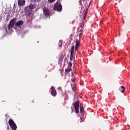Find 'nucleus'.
<instances>
[{
  "label": "nucleus",
  "instance_id": "nucleus-5",
  "mask_svg": "<svg viewBox=\"0 0 130 130\" xmlns=\"http://www.w3.org/2000/svg\"><path fill=\"white\" fill-rule=\"evenodd\" d=\"M15 23H16V18H15L12 19L9 21V23L8 25V30H11V29H12V28L14 27V26H15Z\"/></svg>",
  "mask_w": 130,
  "mask_h": 130
},
{
  "label": "nucleus",
  "instance_id": "nucleus-15",
  "mask_svg": "<svg viewBox=\"0 0 130 130\" xmlns=\"http://www.w3.org/2000/svg\"><path fill=\"white\" fill-rule=\"evenodd\" d=\"M71 81L73 83L71 84V86H72V87H73V86H75V78H72Z\"/></svg>",
  "mask_w": 130,
  "mask_h": 130
},
{
  "label": "nucleus",
  "instance_id": "nucleus-2",
  "mask_svg": "<svg viewBox=\"0 0 130 130\" xmlns=\"http://www.w3.org/2000/svg\"><path fill=\"white\" fill-rule=\"evenodd\" d=\"M34 9V5H30L29 6H27L25 8V14L27 16H30L32 14V10Z\"/></svg>",
  "mask_w": 130,
  "mask_h": 130
},
{
  "label": "nucleus",
  "instance_id": "nucleus-14",
  "mask_svg": "<svg viewBox=\"0 0 130 130\" xmlns=\"http://www.w3.org/2000/svg\"><path fill=\"white\" fill-rule=\"evenodd\" d=\"M121 88L122 89V90L121 91V93H124V92H125V87H124L123 86H122Z\"/></svg>",
  "mask_w": 130,
  "mask_h": 130
},
{
  "label": "nucleus",
  "instance_id": "nucleus-18",
  "mask_svg": "<svg viewBox=\"0 0 130 130\" xmlns=\"http://www.w3.org/2000/svg\"><path fill=\"white\" fill-rule=\"evenodd\" d=\"M74 50H75V46H72V48H71V53H74Z\"/></svg>",
  "mask_w": 130,
  "mask_h": 130
},
{
  "label": "nucleus",
  "instance_id": "nucleus-17",
  "mask_svg": "<svg viewBox=\"0 0 130 130\" xmlns=\"http://www.w3.org/2000/svg\"><path fill=\"white\" fill-rule=\"evenodd\" d=\"M62 46V40H60L59 42V47H61Z\"/></svg>",
  "mask_w": 130,
  "mask_h": 130
},
{
  "label": "nucleus",
  "instance_id": "nucleus-8",
  "mask_svg": "<svg viewBox=\"0 0 130 130\" xmlns=\"http://www.w3.org/2000/svg\"><path fill=\"white\" fill-rule=\"evenodd\" d=\"M25 3H26V1H25V0L18 1V5L19 7H22V6H24V5H25Z\"/></svg>",
  "mask_w": 130,
  "mask_h": 130
},
{
  "label": "nucleus",
  "instance_id": "nucleus-20",
  "mask_svg": "<svg viewBox=\"0 0 130 130\" xmlns=\"http://www.w3.org/2000/svg\"><path fill=\"white\" fill-rule=\"evenodd\" d=\"M55 0H48V2L50 3H53Z\"/></svg>",
  "mask_w": 130,
  "mask_h": 130
},
{
  "label": "nucleus",
  "instance_id": "nucleus-7",
  "mask_svg": "<svg viewBox=\"0 0 130 130\" xmlns=\"http://www.w3.org/2000/svg\"><path fill=\"white\" fill-rule=\"evenodd\" d=\"M43 13L44 16H49V14H50V11L48 8L45 7L43 9Z\"/></svg>",
  "mask_w": 130,
  "mask_h": 130
},
{
  "label": "nucleus",
  "instance_id": "nucleus-25",
  "mask_svg": "<svg viewBox=\"0 0 130 130\" xmlns=\"http://www.w3.org/2000/svg\"><path fill=\"white\" fill-rule=\"evenodd\" d=\"M81 1H83V0H81Z\"/></svg>",
  "mask_w": 130,
  "mask_h": 130
},
{
  "label": "nucleus",
  "instance_id": "nucleus-11",
  "mask_svg": "<svg viewBox=\"0 0 130 130\" xmlns=\"http://www.w3.org/2000/svg\"><path fill=\"white\" fill-rule=\"evenodd\" d=\"M80 47V41L77 40L76 41V45H75V51L78 50V48Z\"/></svg>",
  "mask_w": 130,
  "mask_h": 130
},
{
  "label": "nucleus",
  "instance_id": "nucleus-4",
  "mask_svg": "<svg viewBox=\"0 0 130 130\" xmlns=\"http://www.w3.org/2000/svg\"><path fill=\"white\" fill-rule=\"evenodd\" d=\"M8 123L12 130L17 129V125H16L13 119H10L8 121Z\"/></svg>",
  "mask_w": 130,
  "mask_h": 130
},
{
  "label": "nucleus",
  "instance_id": "nucleus-6",
  "mask_svg": "<svg viewBox=\"0 0 130 130\" xmlns=\"http://www.w3.org/2000/svg\"><path fill=\"white\" fill-rule=\"evenodd\" d=\"M79 106H80V103L79 102V101H77L74 104V107L77 113H79V112H80V108H79Z\"/></svg>",
  "mask_w": 130,
  "mask_h": 130
},
{
  "label": "nucleus",
  "instance_id": "nucleus-24",
  "mask_svg": "<svg viewBox=\"0 0 130 130\" xmlns=\"http://www.w3.org/2000/svg\"><path fill=\"white\" fill-rule=\"evenodd\" d=\"M58 89H61V88H60V87H59V88H58Z\"/></svg>",
  "mask_w": 130,
  "mask_h": 130
},
{
  "label": "nucleus",
  "instance_id": "nucleus-16",
  "mask_svg": "<svg viewBox=\"0 0 130 130\" xmlns=\"http://www.w3.org/2000/svg\"><path fill=\"white\" fill-rule=\"evenodd\" d=\"M80 111L81 113H82L83 112V111H84V108H83V107H82V106H80Z\"/></svg>",
  "mask_w": 130,
  "mask_h": 130
},
{
  "label": "nucleus",
  "instance_id": "nucleus-13",
  "mask_svg": "<svg viewBox=\"0 0 130 130\" xmlns=\"http://www.w3.org/2000/svg\"><path fill=\"white\" fill-rule=\"evenodd\" d=\"M70 58L71 60H75V56H74V53H71Z\"/></svg>",
  "mask_w": 130,
  "mask_h": 130
},
{
  "label": "nucleus",
  "instance_id": "nucleus-12",
  "mask_svg": "<svg viewBox=\"0 0 130 130\" xmlns=\"http://www.w3.org/2000/svg\"><path fill=\"white\" fill-rule=\"evenodd\" d=\"M24 23V22L22 20L18 21L15 23V26L16 27H19V26H21V25H23Z\"/></svg>",
  "mask_w": 130,
  "mask_h": 130
},
{
  "label": "nucleus",
  "instance_id": "nucleus-22",
  "mask_svg": "<svg viewBox=\"0 0 130 130\" xmlns=\"http://www.w3.org/2000/svg\"><path fill=\"white\" fill-rule=\"evenodd\" d=\"M90 4H91V2L89 3V4H88V7H90Z\"/></svg>",
  "mask_w": 130,
  "mask_h": 130
},
{
  "label": "nucleus",
  "instance_id": "nucleus-9",
  "mask_svg": "<svg viewBox=\"0 0 130 130\" xmlns=\"http://www.w3.org/2000/svg\"><path fill=\"white\" fill-rule=\"evenodd\" d=\"M73 66V64L71 63V62H69L68 63V69H66V73H68V72H70L72 71V69L71 68H72V66Z\"/></svg>",
  "mask_w": 130,
  "mask_h": 130
},
{
  "label": "nucleus",
  "instance_id": "nucleus-19",
  "mask_svg": "<svg viewBox=\"0 0 130 130\" xmlns=\"http://www.w3.org/2000/svg\"><path fill=\"white\" fill-rule=\"evenodd\" d=\"M88 10L89 9L88 8H87L86 10L85 11V13L83 15V17H84V16H85V15H86V18H87V13L88 12Z\"/></svg>",
  "mask_w": 130,
  "mask_h": 130
},
{
  "label": "nucleus",
  "instance_id": "nucleus-23",
  "mask_svg": "<svg viewBox=\"0 0 130 130\" xmlns=\"http://www.w3.org/2000/svg\"><path fill=\"white\" fill-rule=\"evenodd\" d=\"M7 125H8V127H9V124H7Z\"/></svg>",
  "mask_w": 130,
  "mask_h": 130
},
{
  "label": "nucleus",
  "instance_id": "nucleus-21",
  "mask_svg": "<svg viewBox=\"0 0 130 130\" xmlns=\"http://www.w3.org/2000/svg\"><path fill=\"white\" fill-rule=\"evenodd\" d=\"M64 57V56L63 55H61V58H63Z\"/></svg>",
  "mask_w": 130,
  "mask_h": 130
},
{
  "label": "nucleus",
  "instance_id": "nucleus-3",
  "mask_svg": "<svg viewBox=\"0 0 130 130\" xmlns=\"http://www.w3.org/2000/svg\"><path fill=\"white\" fill-rule=\"evenodd\" d=\"M54 11H57V12H61L62 10V6L59 4L58 2H56L54 6Z\"/></svg>",
  "mask_w": 130,
  "mask_h": 130
},
{
  "label": "nucleus",
  "instance_id": "nucleus-10",
  "mask_svg": "<svg viewBox=\"0 0 130 130\" xmlns=\"http://www.w3.org/2000/svg\"><path fill=\"white\" fill-rule=\"evenodd\" d=\"M51 95L52 96H56V90H55V88L54 87H51Z\"/></svg>",
  "mask_w": 130,
  "mask_h": 130
},
{
  "label": "nucleus",
  "instance_id": "nucleus-1",
  "mask_svg": "<svg viewBox=\"0 0 130 130\" xmlns=\"http://www.w3.org/2000/svg\"><path fill=\"white\" fill-rule=\"evenodd\" d=\"M85 22H86V14H84L83 18L82 19L81 21L79 23L78 27L79 31L76 32V36L79 37V39L82 38V35H83V28H84V25H85Z\"/></svg>",
  "mask_w": 130,
  "mask_h": 130
}]
</instances>
